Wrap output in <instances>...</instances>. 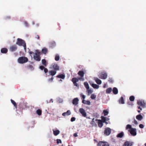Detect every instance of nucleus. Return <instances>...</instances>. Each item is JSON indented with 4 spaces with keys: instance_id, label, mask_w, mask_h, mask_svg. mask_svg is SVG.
<instances>
[{
    "instance_id": "nucleus-56",
    "label": "nucleus",
    "mask_w": 146,
    "mask_h": 146,
    "mask_svg": "<svg viewBox=\"0 0 146 146\" xmlns=\"http://www.w3.org/2000/svg\"><path fill=\"white\" fill-rule=\"evenodd\" d=\"M34 53V52H29V54H33Z\"/></svg>"
},
{
    "instance_id": "nucleus-15",
    "label": "nucleus",
    "mask_w": 146,
    "mask_h": 146,
    "mask_svg": "<svg viewBox=\"0 0 146 146\" xmlns=\"http://www.w3.org/2000/svg\"><path fill=\"white\" fill-rule=\"evenodd\" d=\"M40 69L42 70H44V72L45 74L48 72V69L44 67L43 66H40L39 67Z\"/></svg>"
},
{
    "instance_id": "nucleus-13",
    "label": "nucleus",
    "mask_w": 146,
    "mask_h": 146,
    "mask_svg": "<svg viewBox=\"0 0 146 146\" xmlns=\"http://www.w3.org/2000/svg\"><path fill=\"white\" fill-rule=\"evenodd\" d=\"M133 144L132 142L127 141L124 143L123 146H132Z\"/></svg>"
},
{
    "instance_id": "nucleus-7",
    "label": "nucleus",
    "mask_w": 146,
    "mask_h": 146,
    "mask_svg": "<svg viewBox=\"0 0 146 146\" xmlns=\"http://www.w3.org/2000/svg\"><path fill=\"white\" fill-rule=\"evenodd\" d=\"M137 103L138 105L141 106L143 108L145 107V103L143 100H139L137 102Z\"/></svg>"
},
{
    "instance_id": "nucleus-1",
    "label": "nucleus",
    "mask_w": 146,
    "mask_h": 146,
    "mask_svg": "<svg viewBox=\"0 0 146 146\" xmlns=\"http://www.w3.org/2000/svg\"><path fill=\"white\" fill-rule=\"evenodd\" d=\"M17 44L19 46H23L24 47V50H26V43L25 40L20 38H18L17 39V41L16 42Z\"/></svg>"
},
{
    "instance_id": "nucleus-60",
    "label": "nucleus",
    "mask_w": 146,
    "mask_h": 146,
    "mask_svg": "<svg viewBox=\"0 0 146 146\" xmlns=\"http://www.w3.org/2000/svg\"><path fill=\"white\" fill-rule=\"evenodd\" d=\"M127 104H128V105H130V104H129V102L127 103Z\"/></svg>"
},
{
    "instance_id": "nucleus-41",
    "label": "nucleus",
    "mask_w": 146,
    "mask_h": 146,
    "mask_svg": "<svg viewBox=\"0 0 146 146\" xmlns=\"http://www.w3.org/2000/svg\"><path fill=\"white\" fill-rule=\"evenodd\" d=\"M106 117H105L103 116H101V118L102 119V122L103 123H104L106 121Z\"/></svg>"
},
{
    "instance_id": "nucleus-17",
    "label": "nucleus",
    "mask_w": 146,
    "mask_h": 146,
    "mask_svg": "<svg viewBox=\"0 0 146 146\" xmlns=\"http://www.w3.org/2000/svg\"><path fill=\"white\" fill-rule=\"evenodd\" d=\"M79 101L77 98H74L72 101V104H73L76 105L78 104V102Z\"/></svg>"
},
{
    "instance_id": "nucleus-46",
    "label": "nucleus",
    "mask_w": 146,
    "mask_h": 146,
    "mask_svg": "<svg viewBox=\"0 0 146 146\" xmlns=\"http://www.w3.org/2000/svg\"><path fill=\"white\" fill-rule=\"evenodd\" d=\"M54 79V77L53 76H52V77L51 78H49L48 80L49 82H52L53 81V80Z\"/></svg>"
},
{
    "instance_id": "nucleus-31",
    "label": "nucleus",
    "mask_w": 146,
    "mask_h": 146,
    "mask_svg": "<svg viewBox=\"0 0 146 146\" xmlns=\"http://www.w3.org/2000/svg\"><path fill=\"white\" fill-rule=\"evenodd\" d=\"M42 52L43 53L46 54L48 52V50L46 48H44L42 49Z\"/></svg>"
},
{
    "instance_id": "nucleus-49",
    "label": "nucleus",
    "mask_w": 146,
    "mask_h": 146,
    "mask_svg": "<svg viewBox=\"0 0 146 146\" xmlns=\"http://www.w3.org/2000/svg\"><path fill=\"white\" fill-rule=\"evenodd\" d=\"M139 127L141 129H143L144 127V126L142 124H140L139 125Z\"/></svg>"
},
{
    "instance_id": "nucleus-23",
    "label": "nucleus",
    "mask_w": 146,
    "mask_h": 146,
    "mask_svg": "<svg viewBox=\"0 0 146 146\" xmlns=\"http://www.w3.org/2000/svg\"><path fill=\"white\" fill-rule=\"evenodd\" d=\"M113 93L115 94H117L118 93V90L117 88L116 87H114L112 90Z\"/></svg>"
},
{
    "instance_id": "nucleus-52",
    "label": "nucleus",
    "mask_w": 146,
    "mask_h": 146,
    "mask_svg": "<svg viewBox=\"0 0 146 146\" xmlns=\"http://www.w3.org/2000/svg\"><path fill=\"white\" fill-rule=\"evenodd\" d=\"M73 136L74 137H76L78 136L77 133H74V134Z\"/></svg>"
},
{
    "instance_id": "nucleus-51",
    "label": "nucleus",
    "mask_w": 146,
    "mask_h": 146,
    "mask_svg": "<svg viewBox=\"0 0 146 146\" xmlns=\"http://www.w3.org/2000/svg\"><path fill=\"white\" fill-rule=\"evenodd\" d=\"M75 120V118L74 117H72L71 119V121L72 122L74 121Z\"/></svg>"
},
{
    "instance_id": "nucleus-33",
    "label": "nucleus",
    "mask_w": 146,
    "mask_h": 146,
    "mask_svg": "<svg viewBox=\"0 0 146 146\" xmlns=\"http://www.w3.org/2000/svg\"><path fill=\"white\" fill-rule=\"evenodd\" d=\"M112 90V88H109L106 90V92L107 94H110Z\"/></svg>"
},
{
    "instance_id": "nucleus-12",
    "label": "nucleus",
    "mask_w": 146,
    "mask_h": 146,
    "mask_svg": "<svg viewBox=\"0 0 146 146\" xmlns=\"http://www.w3.org/2000/svg\"><path fill=\"white\" fill-rule=\"evenodd\" d=\"M79 112L82 114L83 116L86 117L87 116L86 113L83 108H80L79 109Z\"/></svg>"
},
{
    "instance_id": "nucleus-18",
    "label": "nucleus",
    "mask_w": 146,
    "mask_h": 146,
    "mask_svg": "<svg viewBox=\"0 0 146 146\" xmlns=\"http://www.w3.org/2000/svg\"><path fill=\"white\" fill-rule=\"evenodd\" d=\"M124 135V133L123 132H121V133L118 134L116 135V137L117 138H122Z\"/></svg>"
},
{
    "instance_id": "nucleus-39",
    "label": "nucleus",
    "mask_w": 146,
    "mask_h": 146,
    "mask_svg": "<svg viewBox=\"0 0 146 146\" xmlns=\"http://www.w3.org/2000/svg\"><path fill=\"white\" fill-rule=\"evenodd\" d=\"M60 59L59 56L58 54H56L55 58V60L56 61H58Z\"/></svg>"
},
{
    "instance_id": "nucleus-61",
    "label": "nucleus",
    "mask_w": 146,
    "mask_h": 146,
    "mask_svg": "<svg viewBox=\"0 0 146 146\" xmlns=\"http://www.w3.org/2000/svg\"><path fill=\"white\" fill-rule=\"evenodd\" d=\"M22 104H22V103H21V104H20V105H21V104L22 105Z\"/></svg>"
},
{
    "instance_id": "nucleus-14",
    "label": "nucleus",
    "mask_w": 146,
    "mask_h": 146,
    "mask_svg": "<svg viewBox=\"0 0 146 146\" xmlns=\"http://www.w3.org/2000/svg\"><path fill=\"white\" fill-rule=\"evenodd\" d=\"M98 121V119H95L94 118H93L91 122L90 123L93 126H97V124L96 123V121Z\"/></svg>"
},
{
    "instance_id": "nucleus-4",
    "label": "nucleus",
    "mask_w": 146,
    "mask_h": 146,
    "mask_svg": "<svg viewBox=\"0 0 146 146\" xmlns=\"http://www.w3.org/2000/svg\"><path fill=\"white\" fill-rule=\"evenodd\" d=\"M98 77L102 79H106L107 77V73L104 72H101L98 75Z\"/></svg>"
},
{
    "instance_id": "nucleus-48",
    "label": "nucleus",
    "mask_w": 146,
    "mask_h": 146,
    "mask_svg": "<svg viewBox=\"0 0 146 146\" xmlns=\"http://www.w3.org/2000/svg\"><path fill=\"white\" fill-rule=\"evenodd\" d=\"M133 122H134L135 124V125H137L138 124V122L134 118H133Z\"/></svg>"
},
{
    "instance_id": "nucleus-29",
    "label": "nucleus",
    "mask_w": 146,
    "mask_h": 146,
    "mask_svg": "<svg viewBox=\"0 0 146 146\" xmlns=\"http://www.w3.org/2000/svg\"><path fill=\"white\" fill-rule=\"evenodd\" d=\"M56 43L54 41L50 43V46L52 48L54 47Z\"/></svg>"
},
{
    "instance_id": "nucleus-45",
    "label": "nucleus",
    "mask_w": 146,
    "mask_h": 146,
    "mask_svg": "<svg viewBox=\"0 0 146 146\" xmlns=\"http://www.w3.org/2000/svg\"><path fill=\"white\" fill-rule=\"evenodd\" d=\"M80 96L83 99H84L85 98V96L84 95L82 94L81 93L80 94Z\"/></svg>"
},
{
    "instance_id": "nucleus-58",
    "label": "nucleus",
    "mask_w": 146,
    "mask_h": 146,
    "mask_svg": "<svg viewBox=\"0 0 146 146\" xmlns=\"http://www.w3.org/2000/svg\"><path fill=\"white\" fill-rule=\"evenodd\" d=\"M137 111H138V113H140V110H138Z\"/></svg>"
},
{
    "instance_id": "nucleus-16",
    "label": "nucleus",
    "mask_w": 146,
    "mask_h": 146,
    "mask_svg": "<svg viewBox=\"0 0 146 146\" xmlns=\"http://www.w3.org/2000/svg\"><path fill=\"white\" fill-rule=\"evenodd\" d=\"M56 70H51L49 71L48 72V73L49 74V76L51 75L53 76L56 74Z\"/></svg>"
},
{
    "instance_id": "nucleus-8",
    "label": "nucleus",
    "mask_w": 146,
    "mask_h": 146,
    "mask_svg": "<svg viewBox=\"0 0 146 146\" xmlns=\"http://www.w3.org/2000/svg\"><path fill=\"white\" fill-rule=\"evenodd\" d=\"M72 81L73 82L74 85L76 87L79 86L78 85L77 83L79 81V79L76 77L73 78L72 79Z\"/></svg>"
},
{
    "instance_id": "nucleus-42",
    "label": "nucleus",
    "mask_w": 146,
    "mask_h": 146,
    "mask_svg": "<svg viewBox=\"0 0 146 146\" xmlns=\"http://www.w3.org/2000/svg\"><path fill=\"white\" fill-rule=\"evenodd\" d=\"M29 69H30L31 70H34V68L33 66L32 65H29L27 66Z\"/></svg>"
},
{
    "instance_id": "nucleus-30",
    "label": "nucleus",
    "mask_w": 146,
    "mask_h": 146,
    "mask_svg": "<svg viewBox=\"0 0 146 146\" xmlns=\"http://www.w3.org/2000/svg\"><path fill=\"white\" fill-rule=\"evenodd\" d=\"M91 86L94 88L95 89H97L99 88V86L96 84H92Z\"/></svg>"
},
{
    "instance_id": "nucleus-2",
    "label": "nucleus",
    "mask_w": 146,
    "mask_h": 146,
    "mask_svg": "<svg viewBox=\"0 0 146 146\" xmlns=\"http://www.w3.org/2000/svg\"><path fill=\"white\" fill-rule=\"evenodd\" d=\"M28 61V58L25 56L20 57L18 59V62L20 64L25 63L27 62Z\"/></svg>"
},
{
    "instance_id": "nucleus-43",
    "label": "nucleus",
    "mask_w": 146,
    "mask_h": 146,
    "mask_svg": "<svg viewBox=\"0 0 146 146\" xmlns=\"http://www.w3.org/2000/svg\"><path fill=\"white\" fill-rule=\"evenodd\" d=\"M103 112L104 113V116L107 115L108 113V112L106 110H104L103 111Z\"/></svg>"
},
{
    "instance_id": "nucleus-24",
    "label": "nucleus",
    "mask_w": 146,
    "mask_h": 146,
    "mask_svg": "<svg viewBox=\"0 0 146 146\" xmlns=\"http://www.w3.org/2000/svg\"><path fill=\"white\" fill-rule=\"evenodd\" d=\"M119 103L120 104H124V101L123 98V97H121L120 98L119 100Z\"/></svg>"
},
{
    "instance_id": "nucleus-26",
    "label": "nucleus",
    "mask_w": 146,
    "mask_h": 146,
    "mask_svg": "<svg viewBox=\"0 0 146 146\" xmlns=\"http://www.w3.org/2000/svg\"><path fill=\"white\" fill-rule=\"evenodd\" d=\"M98 126L100 127H101L103 125V123L102 122L101 120H98Z\"/></svg>"
},
{
    "instance_id": "nucleus-25",
    "label": "nucleus",
    "mask_w": 146,
    "mask_h": 146,
    "mask_svg": "<svg viewBox=\"0 0 146 146\" xmlns=\"http://www.w3.org/2000/svg\"><path fill=\"white\" fill-rule=\"evenodd\" d=\"M136 117L137 119L139 121L141 120L143 118V116L140 114L137 115Z\"/></svg>"
},
{
    "instance_id": "nucleus-59",
    "label": "nucleus",
    "mask_w": 146,
    "mask_h": 146,
    "mask_svg": "<svg viewBox=\"0 0 146 146\" xmlns=\"http://www.w3.org/2000/svg\"><path fill=\"white\" fill-rule=\"evenodd\" d=\"M144 145L145 146H146V143Z\"/></svg>"
},
{
    "instance_id": "nucleus-36",
    "label": "nucleus",
    "mask_w": 146,
    "mask_h": 146,
    "mask_svg": "<svg viewBox=\"0 0 146 146\" xmlns=\"http://www.w3.org/2000/svg\"><path fill=\"white\" fill-rule=\"evenodd\" d=\"M133 128L132 127L131 125L130 124H127V125L126 127V129H131L132 128Z\"/></svg>"
},
{
    "instance_id": "nucleus-6",
    "label": "nucleus",
    "mask_w": 146,
    "mask_h": 146,
    "mask_svg": "<svg viewBox=\"0 0 146 146\" xmlns=\"http://www.w3.org/2000/svg\"><path fill=\"white\" fill-rule=\"evenodd\" d=\"M128 131L130 132L131 134L133 136H135L137 135L136 129L135 128H133L129 130Z\"/></svg>"
},
{
    "instance_id": "nucleus-32",
    "label": "nucleus",
    "mask_w": 146,
    "mask_h": 146,
    "mask_svg": "<svg viewBox=\"0 0 146 146\" xmlns=\"http://www.w3.org/2000/svg\"><path fill=\"white\" fill-rule=\"evenodd\" d=\"M82 103L85 104H86L88 105H90V102L89 101H85L84 100H83L82 101Z\"/></svg>"
},
{
    "instance_id": "nucleus-3",
    "label": "nucleus",
    "mask_w": 146,
    "mask_h": 146,
    "mask_svg": "<svg viewBox=\"0 0 146 146\" xmlns=\"http://www.w3.org/2000/svg\"><path fill=\"white\" fill-rule=\"evenodd\" d=\"M35 54L34 56V59L37 61H39L41 60L40 56V52L37 50L35 51Z\"/></svg>"
},
{
    "instance_id": "nucleus-37",
    "label": "nucleus",
    "mask_w": 146,
    "mask_h": 146,
    "mask_svg": "<svg viewBox=\"0 0 146 146\" xmlns=\"http://www.w3.org/2000/svg\"><path fill=\"white\" fill-rule=\"evenodd\" d=\"M42 64L45 66H46V60L44 59H43L42 60Z\"/></svg>"
},
{
    "instance_id": "nucleus-63",
    "label": "nucleus",
    "mask_w": 146,
    "mask_h": 146,
    "mask_svg": "<svg viewBox=\"0 0 146 146\" xmlns=\"http://www.w3.org/2000/svg\"><path fill=\"white\" fill-rule=\"evenodd\" d=\"M94 140H95V141H96V140H95V139H94Z\"/></svg>"
},
{
    "instance_id": "nucleus-40",
    "label": "nucleus",
    "mask_w": 146,
    "mask_h": 146,
    "mask_svg": "<svg viewBox=\"0 0 146 146\" xmlns=\"http://www.w3.org/2000/svg\"><path fill=\"white\" fill-rule=\"evenodd\" d=\"M129 100L131 101H133L134 100L135 97L133 96H131L129 98Z\"/></svg>"
},
{
    "instance_id": "nucleus-35",
    "label": "nucleus",
    "mask_w": 146,
    "mask_h": 146,
    "mask_svg": "<svg viewBox=\"0 0 146 146\" xmlns=\"http://www.w3.org/2000/svg\"><path fill=\"white\" fill-rule=\"evenodd\" d=\"M11 102L12 103V104L16 108H17V105L16 103L13 100L11 99Z\"/></svg>"
},
{
    "instance_id": "nucleus-20",
    "label": "nucleus",
    "mask_w": 146,
    "mask_h": 146,
    "mask_svg": "<svg viewBox=\"0 0 146 146\" xmlns=\"http://www.w3.org/2000/svg\"><path fill=\"white\" fill-rule=\"evenodd\" d=\"M71 114V112L70 110H68L66 112H64L62 113V115L64 116H66V115H69Z\"/></svg>"
},
{
    "instance_id": "nucleus-38",
    "label": "nucleus",
    "mask_w": 146,
    "mask_h": 146,
    "mask_svg": "<svg viewBox=\"0 0 146 146\" xmlns=\"http://www.w3.org/2000/svg\"><path fill=\"white\" fill-rule=\"evenodd\" d=\"M84 85L85 87L87 89H89V87L88 83L87 82H84Z\"/></svg>"
},
{
    "instance_id": "nucleus-64",
    "label": "nucleus",
    "mask_w": 146,
    "mask_h": 146,
    "mask_svg": "<svg viewBox=\"0 0 146 146\" xmlns=\"http://www.w3.org/2000/svg\"><path fill=\"white\" fill-rule=\"evenodd\" d=\"M94 140H95V141H96V140H95V139H94Z\"/></svg>"
},
{
    "instance_id": "nucleus-10",
    "label": "nucleus",
    "mask_w": 146,
    "mask_h": 146,
    "mask_svg": "<svg viewBox=\"0 0 146 146\" xmlns=\"http://www.w3.org/2000/svg\"><path fill=\"white\" fill-rule=\"evenodd\" d=\"M111 130L110 128L107 127L105 129L104 131V134L106 135H109L111 133Z\"/></svg>"
},
{
    "instance_id": "nucleus-57",
    "label": "nucleus",
    "mask_w": 146,
    "mask_h": 146,
    "mask_svg": "<svg viewBox=\"0 0 146 146\" xmlns=\"http://www.w3.org/2000/svg\"><path fill=\"white\" fill-rule=\"evenodd\" d=\"M6 18L7 19H9L10 18V17H7Z\"/></svg>"
},
{
    "instance_id": "nucleus-53",
    "label": "nucleus",
    "mask_w": 146,
    "mask_h": 146,
    "mask_svg": "<svg viewBox=\"0 0 146 146\" xmlns=\"http://www.w3.org/2000/svg\"><path fill=\"white\" fill-rule=\"evenodd\" d=\"M35 38H37V39H39L40 38L39 36L38 35H37L35 36Z\"/></svg>"
},
{
    "instance_id": "nucleus-5",
    "label": "nucleus",
    "mask_w": 146,
    "mask_h": 146,
    "mask_svg": "<svg viewBox=\"0 0 146 146\" xmlns=\"http://www.w3.org/2000/svg\"><path fill=\"white\" fill-rule=\"evenodd\" d=\"M97 146H110V145L107 142L100 141L97 144Z\"/></svg>"
},
{
    "instance_id": "nucleus-47",
    "label": "nucleus",
    "mask_w": 146,
    "mask_h": 146,
    "mask_svg": "<svg viewBox=\"0 0 146 146\" xmlns=\"http://www.w3.org/2000/svg\"><path fill=\"white\" fill-rule=\"evenodd\" d=\"M56 141H57V143L58 144H59V143H62V141H61V140L60 139H57L56 140Z\"/></svg>"
},
{
    "instance_id": "nucleus-62",
    "label": "nucleus",
    "mask_w": 146,
    "mask_h": 146,
    "mask_svg": "<svg viewBox=\"0 0 146 146\" xmlns=\"http://www.w3.org/2000/svg\"><path fill=\"white\" fill-rule=\"evenodd\" d=\"M94 140H95V141H96V140H95V139H94Z\"/></svg>"
},
{
    "instance_id": "nucleus-55",
    "label": "nucleus",
    "mask_w": 146,
    "mask_h": 146,
    "mask_svg": "<svg viewBox=\"0 0 146 146\" xmlns=\"http://www.w3.org/2000/svg\"><path fill=\"white\" fill-rule=\"evenodd\" d=\"M138 108L139 109H140L141 110H142V109L140 107V106H138Z\"/></svg>"
},
{
    "instance_id": "nucleus-21",
    "label": "nucleus",
    "mask_w": 146,
    "mask_h": 146,
    "mask_svg": "<svg viewBox=\"0 0 146 146\" xmlns=\"http://www.w3.org/2000/svg\"><path fill=\"white\" fill-rule=\"evenodd\" d=\"M8 51L7 49L6 48H3L1 50V52L2 53H6Z\"/></svg>"
},
{
    "instance_id": "nucleus-19",
    "label": "nucleus",
    "mask_w": 146,
    "mask_h": 146,
    "mask_svg": "<svg viewBox=\"0 0 146 146\" xmlns=\"http://www.w3.org/2000/svg\"><path fill=\"white\" fill-rule=\"evenodd\" d=\"M94 80L96 83L98 84H100L102 83V81L98 78L95 77L94 78Z\"/></svg>"
},
{
    "instance_id": "nucleus-54",
    "label": "nucleus",
    "mask_w": 146,
    "mask_h": 146,
    "mask_svg": "<svg viewBox=\"0 0 146 146\" xmlns=\"http://www.w3.org/2000/svg\"><path fill=\"white\" fill-rule=\"evenodd\" d=\"M112 141H113V142H116V139H113V138H112Z\"/></svg>"
},
{
    "instance_id": "nucleus-9",
    "label": "nucleus",
    "mask_w": 146,
    "mask_h": 146,
    "mask_svg": "<svg viewBox=\"0 0 146 146\" xmlns=\"http://www.w3.org/2000/svg\"><path fill=\"white\" fill-rule=\"evenodd\" d=\"M52 68L54 69V70H56V71L59 70V67L58 65L55 63L52 64Z\"/></svg>"
},
{
    "instance_id": "nucleus-11",
    "label": "nucleus",
    "mask_w": 146,
    "mask_h": 146,
    "mask_svg": "<svg viewBox=\"0 0 146 146\" xmlns=\"http://www.w3.org/2000/svg\"><path fill=\"white\" fill-rule=\"evenodd\" d=\"M17 48V46L15 45L11 46L9 49V50L11 52H14L16 51Z\"/></svg>"
},
{
    "instance_id": "nucleus-27",
    "label": "nucleus",
    "mask_w": 146,
    "mask_h": 146,
    "mask_svg": "<svg viewBox=\"0 0 146 146\" xmlns=\"http://www.w3.org/2000/svg\"><path fill=\"white\" fill-rule=\"evenodd\" d=\"M78 74L81 77H83L84 75V73L83 71H80L78 72Z\"/></svg>"
},
{
    "instance_id": "nucleus-28",
    "label": "nucleus",
    "mask_w": 146,
    "mask_h": 146,
    "mask_svg": "<svg viewBox=\"0 0 146 146\" xmlns=\"http://www.w3.org/2000/svg\"><path fill=\"white\" fill-rule=\"evenodd\" d=\"M65 77V76L63 74H59L56 76V77L61 78L62 79H64Z\"/></svg>"
},
{
    "instance_id": "nucleus-44",
    "label": "nucleus",
    "mask_w": 146,
    "mask_h": 146,
    "mask_svg": "<svg viewBox=\"0 0 146 146\" xmlns=\"http://www.w3.org/2000/svg\"><path fill=\"white\" fill-rule=\"evenodd\" d=\"M96 95L94 94H91V98L92 99H94L96 98Z\"/></svg>"
},
{
    "instance_id": "nucleus-50",
    "label": "nucleus",
    "mask_w": 146,
    "mask_h": 146,
    "mask_svg": "<svg viewBox=\"0 0 146 146\" xmlns=\"http://www.w3.org/2000/svg\"><path fill=\"white\" fill-rule=\"evenodd\" d=\"M92 91L91 90H88V94H91L92 92Z\"/></svg>"
},
{
    "instance_id": "nucleus-22",
    "label": "nucleus",
    "mask_w": 146,
    "mask_h": 146,
    "mask_svg": "<svg viewBox=\"0 0 146 146\" xmlns=\"http://www.w3.org/2000/svg\"><path fill=\"white\" fill-rule=\"evenodd\" d=\"M53 134L55 136L58 135L60 132V131L58 130L53 129Z\"/></svg>"
},
{
    "instance_id": "nucleus-34",
    "label": "nucleus",
    "mask_w": 146,
    "mask_h": 146,
    "mask_svg": "<svg viewBox=\"0 0 146 146\" xmlns=\"http://www.w3.org/2000/svg\"><path fill=\"white\" fill-rule=\"evenodd\" d=\"M36 113L39 115H40L42 114V111L40 109H38L36 110Z\"/></svg>"
}]
</instances>
